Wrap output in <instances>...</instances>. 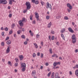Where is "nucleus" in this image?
<instances>
[{"label": "nucleus", "mask_w": 78, "mask_h": 78, "mask_svg": "<svg viewBox=\"0 0 78 78\" xmlns=\"http://www.w3.org/2000/svg\"><path fill=\"white\" fill-rule=\"evenodd\" d=\"M51 24V22H50V23H49V24H48V28H50L51 27V26L52 25Z\"/></svg>", "instance_id": "13"}, {"label": "nucleus", "mask_w": 78, "mask_h": 78, "mask_svg": "<svg viewBox=\"0 0 78 78\" xmlns=\"http://www.w3.org/2000/svg\"><path fill=\"white\" fill-rule=\"evenodd\" d=\"M27 6V9H30L31 8V4L29 2H26L25 4Z\"/></svg>", "instance_id": "2"}, {"label": "nucleus", "mask_w": 78, "mask_h": 78, "mask_svg": "<svg viewBox=\"0 0 78 78\" xmlns=\"http://www.w3.org/2000/svg\"><path fill=\"white\" fill-rule=\"evenodd\" d=\"M12 14H10L9 15V17L10 18H11V17H12Z\"/></svg>", "instance_id": "33"}, {"label": "nucleus", "mask_w": 78, "mask_h": 78, "mask_svg": "<svg viewBox=\"0 0 78 78\" xmlns=\"http://www.w3.org/2000/svg\"><path fill=\"white\" fill-rule=\"evenodd\" d=\"M37 56H40V53L38 52L37 53Z\"/></svg>", "instance_id": "62"}, {"label": "nucleus", "mask_w": 78, "mask_h": 78, "mask_svg": "<svg viewBox=\"0 0 78 78\" xmlns=\"http://www.w3.org/2000/svg\"><path fill=\"white\" fill-rule=\"evenodd\" d=\"M22 22H22V21H20L19 22V24L21 27H23V24L22 23Z\"/></svg>", "instance_id": "11"}, {"label": "nucleus", "mask_w": 78, "mask_h": 78, "mask_svg": "<svg viewBox=\"0 0 78 78\" xmlns=\"http://www.w3.org/2000/svg\"><path fill=\"white\" fill-rule=\"evenodd\" d=\"M46 19L47 20H48V19H50V16H46Z\"/></svg>", "instance_id": "31"}, {"label": "nucleus", "mask_w": 78, "mask_h": 78, "mask_svg": "<svg viewBox=\"0 0 78 78\" xmlns=\"http://www.w3.org/2000/svg\"><path fill=\"white\" fill-rule=\"evenodd\" d=\"M49 51L51 53H52V49H51V48L50 49Z\"/></svg>", "instance_id": "34"}, {"label": "nucleus", "mask_w": 78, "mask_h": 78, "mask_svg": "<svg viewBox=\"0 0 78 78\" xmlns=\"http://www.w3.org/2000/svg\"><path fill=\"white\" fill-rule=\"evenodd\" d=\"M56 45H58V46H59V43L58 42H57L56 43Z\"/></svg>", "instance_id": "46"}, {"label": "nucleus", "mask_w": 78, "mask_h": 78, "mask_svg": "<svg viewBox=\"0 0 78 78\" xmlns=\"http://www.w3.org/2000/svg\"><path fill=\"white\" fill-rule=\"evenodd\" d=\"M40 36V35H39L38 34H37L36 35V37L37 38H38Z\"/></svg>", "instance_id": "48"}, {"label": "nucleus", "mask_w": 78, "mask_h": 78, "mask_svg": "<svg viewBox=\"0 0 78 78\" xmlns=\"http://www.w3.org/2000/svg\"><path fill=\"white\" fill-rule=\"evenodd\" d=\"M47 8H49L51 10V9H52V8H51V4H49V3H48V2L47 3Z\"/></svg>", "instance_id": "5"}, {"label": "nucleus", "mask_w": 78, "mask_h": 78, "mask_svg": "<svg viewBox=\"0 0 78 78\" xmlns=\"http://www.w3.org/2000/svg\"><path fill=\"white\" fill-rule=\"evenodd\" d=\"M43 42H41V46H42V47H43V45H44V44H43Z\"/></svg>", "instance_id": "53"}, {"label": "nucleus", "mask_w": 78, "mask_h": 78, "mask_svg": "<svg viewBox=\"0 0 78 78\" xmlns=\"http://www.w3.org/2000/svg\"><path fill=\"white\" fill-rule=\"evenodd\" d=\"M35 17L36 18L37 20H39V14L37 13H35Z\"/></svg>", "instance_id": "7"}, {"label": "nucleus", "mask_w": 78, "mask_h": 78, "mask_svg": "<svg viewBox=\"0 0 78 78\" xmlns=\"http://www.w3.org/2000/svg\"><path fill=\"white\" fill-rule=\"evenodd\" d=\"M43 56H44V54H43V53H41V58H43Z\"/></svg>", "instance_id": "41"}, {"label": "nucleus", "mask_w": 78, "mask_h": 78, "mask_svg": "<svg viewBox=\"0 0 78 78\" xmlns=\"http://www.w3.org/2000/svg\"><path fill=\"white\" fill-rule=\"evenodd\" d=\"M76 68H78V65H76Z\"/></svg>", "instance_id": "64"}, {"label": "nucleus", "mask_w": 78, "mask_h": 78, "mask_svg": "<svg viewBox=\"0 0 78 78\" xmlns=\"http://www.w3.org/2000/svg\"><path fill=\"white\" fill-rule=\"evenodd\" d=\"M72 28H71V27H69L68 28V30L69 31H70L71 30H72Z\"/></svg>", "instance_id": "43"}, {"label": "nucleus", "mask_w": 78, "mask_h": 78, "mask_svg": "<svg viewBox=\"0 0 78 78\" xmlns=\"http://www.w3.org/2000/svg\"><path fill=\"white\" fill-rule=\"evenodd\" d=\"M15 60L16 62H19V59L17 58H16L15 59Z\"/></svg>", "instance_id": "30"}, {"label": "nucleus", "mask_w": 78, "mask_h": 78, "mask_svg": "<svg viewBox=\"0 0 78 78\" xmlns=\"http://www.w3.org/2000/svg\"><path fill=\"white\" fill-rule=\"evenodd\" d=\"M19 58H20V61H22L23 59V55H20L19 56Z\"/></svg>", "instance_id": "10"}, {"label": "nucleus", "mask_w": 78, "mask_h": 78, "mask_svg": "<svg viewBox=\"0 0 78 78\" xmlns=\"http://www.w3.org/2000/svg\"><path fill=\"white\" fill-rule=\"evenodd\" d=\"M66 31V30L65 29L63 28L62 29V30L61 31V33H63L64 32Z\"/></svg>", "instance_id": "16"}, {"label": "nucleus", "mask_w": 78, "mask_h": 78, "mask_svg": "<svg viewBox=\"0 0 78 78\" xmlns=\"http://www.w3.org/2000/svg\"><path fill=\"white\" fill-rule=\"evenodd\" d=\"M4 30H5L6 31H8V27H5L4 29Z\"/></svg>", "instance_id": "26"}, {"label": "nucleus", "mask_w": 78, "mask_h": 78, "mask_svg": "<svg viewBox=\"0 0 78 78\" xmlns=\"http://www.w3.org/2000/svg\"><path fill=\"white\" fill-rule=\"evenodd\" d=\"M8 64H9V65H10L11 66H12V64H11V62H8Z\"/></svg>", "instance_id": "27"}, {"label": "nucleus", "mask_w": 78, "mask_h": 78, "mask_svg": "<svg viewBox=\"0 0 78 78\" xmlns=\"http://www.w3.org/2000/svg\"><path fill=\"white\" fill-rule=\"evenodd\" d=\"M21 65V66L22 67H23L24 68H26V64L25 63H23L22 62H21L20 63Z\"/></svg>", "instance_id": "4"}, {"label": "nucleus", "mask_w": 78, "mask_h": 78, "mask_svg": "<svg viewBox=\"0 0 78 78\" xmlns=\"http://www.w3.org/2000/svg\"><path fill=\"white\" fill-rule=\"evenodd\" d=\"M61 37L64 40H65V37H64V34H61Z\"/></svg>", "instance_id": "21"}, {"label": "nucleus", "mask_w": 78, "mask_h": 78, "mask_svg": "<svg viewBox=\"0 0 78 78\" xmlns=\"http://www.w3.org/2000/svg\"><path fill=\"white\" fill-rule=\"evenodd\" d=\"M55 56H56V55L55 54L53 55L52 56V57H55Z\"/></svg>", "instance_id": "60"}, {"label": "nucleus", "mask_w": 78, "mask_h": 78, "mask_svg": "<svg viewBox=\"0 0 78 78\" xmlns=\"http://www.w3.org/2000/svg\"><path fill=\"white\" fill-rule=\"evenodd\" d=\"M70 9H72V5H70V4L68 3L66 5Z\"/></svg>", "instance_id": "6"}, {"label": "nucleus", "mask_w": 78, "mask_h": 78, "mask_svg": "<svg viewBox=\"0 0 78 78\" xmlns=\"http://www.w3.org/2000/svg\"><path fill=\"white\" fill-rule=\"evenodd\" d=\"M7 3V1L6 0H0V4L6 5Z\"/></svg>", "instance_id": "3"}, {"label": "nucleus", "mask_w": 78, "mask_h": 78, "mask_svg": "<svg viewBox=\"0 0 78 78\" xmlns=\"http://www.w3.org/2000/svg\"><path fill=\"white\" fill-rule=\"evenodd\" d=\"M10 45L8 46V48H7L6 50V52L7 53H8L10 51Z\"/></svg>", "instance_id": "8"}, {"label": "nucleus", "mask_w": 78, "mask_h": 78, "mask_svg": "<svg viewBox=\"0 0 78 78\" xmlns=\"http://www.w3.org/2000/svg\"><path fill=\"white\" fill-rule=\"evenodd\" d=\"M34 45H35L36 48H38V46H37V45L36 43H34Z\"/></svg>", "instance_id": "19"}, {"label": "nucleus", "mask_w": 78, "mask_h": 78, "mask_svg": "<svg viewBox=\"0 0 78 78\" xmlns=\"http://www.w3.org/2000/svg\"><path fill=\"white\" fill-rule=\"evenodd\" d=\"M57 62H55L54 63H53V66H55V67L56 66H57Z\"/></svg>", "instance_id": "20"}, {"label": "nucleus", "mask_w": 78, "mask_h": 78, "mask_svg": "<svg viewBox=\"0 0 78 78\" xmlns=\"http://www.w3.org/2000/svg\"><path fill=\"white\" fill-rule=\"evenodd\" d=\"M2 61H3V62H5V59L2 58Z\"/></svg>", "instance_id": "57"}, {"label": "nucleus", "mask_w": 78, "mask_h": 78, "mask_svg": "<svg viewBox=\"0 0 78 78\" xmlns=\"http://www.w3.org/2000/svg\"><path fill=\"white\" fill-rule=\"evenodd\" d=\"M9 37H7L5 39V41H7V40H9Z\"/></svg>", "instance_id": "52"}, {"label": "nucleus", "mask_w": 78, "mask_h": 78, "mask_svg": "<svg viewBox=\"0 0 78 78\" xmlns=\"http://www.w3.org/2000/svg\"><path fill=\"white\" fill-rule=\"evenodd\" d=\"M2 46H4L5 45V43L4 42H2Z\"/></svg>", "instance_id": "39"}, {"label": "nucleus", "mask_w": 78, "mask_h": 78, "mask_svg": "<svg viewBox=\"0 0 78 78\" xmlns=\"http://www.w3.org/2000/svg\"><path fill=\"white\" fill-rule=\"evenodd\" d=\"M25 68H23V69H21L22 71L23 72H25Z\"/></svg>", "instance_id": "25"}, {"label": "nucleus", "mask_w": 78, "mask_h": 78, "mask_svg": "<svg viewBox=\"0 0 78 78\" xmlns=\"http://www.w3.org/2000/svg\"><path fill=\"white\" fill-rule=\"evenodd\" d=\"M24 44H25V45H27V44H28V43L27 41H26L24 42Z\"/></svg>", "instance_id": "42"}, {"label": "nucleus", "mask_w": 78, "mask_h": 78, "mask_svg": "<svg viewBox=\"0 0 78 78\" xmlns=\"http://www.w3.org/2000/svg\"><path fill=\"white\" fill-rule=\"evenodd\" d=\"M72 41L73 44H75L76 42V38L75 35V34H73L72 36Z\"/></svg>", "instance_id": "1"}, {"label": "nucleus", "mask_w": 78, "mask_h": 78, "mask_svg": "<svg viewBox=\"0 0 78 78\" xmlns=\"http://www.w3.org/2000/svg\"><path fill=\"white\" fill-rule=\"evenodd\" d=\"M51 72H50L49 73H48L47 74L48 76H50V75H51Z\"/></svg>", "instance_id": "22"}, {"label": "nucleus", "mask_w": 78, "mask_h": 78, "mask_svg": "<svg viewBox=\"0 0 78 78\" xmlns=\"http://www.w3.org/2000/svg\"><path fill=\"white\" fill-rule=\"evenodd\" d=\"M75 30L76 31H78V28H76L75 29Z\"/></svg>", "instance_id": "63"}, {"label": "nucleus", "mask_w": 78, "mask_h": 78, "mask_svg": "<svg viewBox=\"0 0 78 78\" xmlns=\"http://www.w3.org/2000/svg\"><path fill=\"white\" fill-rule=\"evenodd\" d=\"M54 39H55V37L53 36L51 37V39L52 40H54Z\"/></svg>", "instance_id": "49"}, {"label": "nucleus", "mask_w": 78, "mask_h": 78, "mask_svg": "<svg viewBox=\"0 0 78 78\" xmlns=\"http://www.w3.org/2000/svg\"><path fill=\"white\" fill-rule=\"evenodd\" d=\"M69 32H70L71 33H74V31L73 30L71 29V31H69Z\"/></svg>", "instance_id": "45"}, {"label": "nucleus", "mask_w": 78, "mask_h": 78, "mask_svg": "<svg viewBox=\"0 0 78 78\" xmlns=\"http://www.w3.org/2000/svg\"><path fill=\"white\" fill-rule=\"evenodd\" d=\"M65 20H68V19H69V18H68V17L66 16L65 17Z\"/></svg>", "instance_id": "40"}, {"label": "nucleus", "mask_w": 78, "mask_h": 78, "mask_svg": "<svg viewBox=\"0 0 78 78\" xmlns=\"http://www.w3.org/2000/svg\"><path fill=\"white\" fill-rule=\"evenodd\" d=\"M30 19L31 20H33V15H31L30 16Z\"/></svg>", "instance_id": "24"}, {"label": "nucleus", "mask_w": 78, "mask_h": 78, "mask_svg": "<svg viewBox=\"0 0 78 78\" xmlns=\"http://www.w3.org/2000/svg\"><path fill=\"white\" fill-rule=\"evenodd\" d=\"M14 27H15V24H13L12 25V28H14Z\"/></svg>", "instance_id": "32"}, {"label": "nucleus", "mask_w": 78, "mask_h": 78, "mask_svg": "<svg viewBox=\"0 0 78 78\" xmlns=\"http://www.w3.org/2000/svg\"><path fill=\"white\" fill-rule=\"evenodd\" d=\"M36 54H35V53H34L33 54V58H35V57H36Z\"/></svg>", "instance_id": "29"}, {"label": "nucleus", "mask_w": 78, "mask_h": 78, "mask_svg": "<svg viewBox=\"0 0 78 78\" xmlns=\"http://www.w3.org/2000/svg\"><path fill=\"white\" fill-rule=\"evenodd\" d=\"M32 2L34 3H35V0H32Z\"/></svg>", "instance_id": "50"}, {"label": "nucleus", "mask_w": 78, "mask_h": 78, "mask_svg": "<svg viewBox=\"0 0 78 78\" xmlns=\"http://www.w3.org/2000/svg\"><path fill=\"white\" fill-rule=\"evenodd\" d=\"M35 4L36 5H37V4H39V1H36L35 2Z\"/></svg>", "instance_id": "23"}, {"label": "nucleus", "mask_w": 78, "mask_h": 78, "mask_svg": "<svg viewBox=\"0 0 78 78\" xmlns=\"http://www.w3.org/2000/svg\"><path fill=\"white\" fill-rule=\"evenodd\" d=\"M78 51V49H76V50H75V53H77Z\"/></svg>", "instance_id": "58"}, {"label": "nucleus", "mask_w": 78, "mask_h": 78, "mask_svg": "<svg viewBox=\"0 0 78 78\" xmlns=\"http://www.w3.org/2000/svg\"><path fill=\"white\" fill-rule=\"evenodd\" d=\"M51 34H55V31H54L51 30Z\"/></svg>", "instance_id": "36"}, {"label": "nucleus", "mask_w": 78, "mask_h": 78, "mask_svg": "<svg viewBox=\"0 0 78 78\" xmlns=\"http://www.w3.org/2000/svg\"><path fill=\"white\" fill-rule=\"evenodd\" d=\"M2 36H4L5 35H4V32H2Z\"/></svg>", "instance_id": "59"}, {"label": "nucleus", "mask_w": 78, "mask_h": 78, "mask_svg": "<svg viewBox=\"0 0 78 78\" xmlns=\"http://www.w3.org/2000/svg\"><path fill=\"white\" fill-rule=\"evenodd\" d=\"M30 35L31 36H33V32L30 33Z\"/></svg>", "instance_id": "54"}, {"label": "nucleus", "mask_w": 78, "mask_h": 78, "mask_svg": "<svg viewBox=\"0 0 78 78\" xmlns=\"http://www.w3.org/2000/svg\"><path fill=\"white\" fill-rule=\"evenodd\" d=\"M41 5L42 6H43L44 5V2L42 1H41Z\"/></svg>", "instance_id": "37"}, {"label": "nucleus", "mask_w": 78, "mask_h": 78, "mask_svg": "<svg viewBox=\"0 0 78 78\" xmlns=\"http://www.w3.org/2000/svg\"><path fill=\"white\" fill-rule=\"evenodd\" d=\"M55 78H60V77L58 76V73H56L55 75Z\"/></svg>", "instance_id": "12"}, {"label": "nucleus", "mask_w": 78, "mask_h": 78, "mask_svg": "<svg viewBox=\"0 0 78 78\" xmlns=\"http://www.w3.org/2000/svg\"><path fill=\"white\" fill-rule=\"evenodd\" d=\"M22 31H23V32H24V31H25V29H24V28H23V29H22Z\"/></svg>", "instance_id": "61"}, {"label": "nucleus", "mask_w": 78, "mask_h": 78, "mask_svg": "<svg viewBox=\"0 0 78 78\" xmlns=\"http://www.w3.org/2000/svg\"><path fill=\"white\" fill-rule=\"evenodd\" d=\"M27 9H26V10H24L23 12L24 13H25V12H27Z\"/></svg>", "instance_id": "51"}, {"label": "nucleus", "mask_w": 78, "mask_h": 78, "mask_svg": "<svg viewBox=\"0 0 78 78\" xmlns=\"http://www.w3.org/2000/svg\"><path fill=\"white\" fill-rule=\"evenodd\" d=\"M69 74L71 75H72V71H70L69 72Z\"/></svg>", "instance_id": "55"}, {"label": "nucleus", "mask_w": 78, "mask_h": 78, "mask_svg": "<svg viewBox=\"0 0 78 78\" xmlns=\"http://www.w3.org/2000/svg\"><path fill=\"white\" fill-rule=\"evenodd\" d=\"M21 37L23 39H25V35H22L21 36Z\"/></svg>", "instance_id": "35"}, {"label": "nucleus", "mask_w": 78, "mask_h": 78, "mask_svg": "<svg viewBox=\"0 0 78 78\" xmlns=\"http://www.w3.org/2000/svg\"><path fill=\"white\" fill-rule=\"evenodd\" d=\"M36 72L34 70L33 71L32 73V76H34V75L36 74Z\"/></svg>", "instance_id": "14"}, {"label": "nucleus", "mask_w": 78, "mask_h": 78, "mask_svg": "<svg viewBox=\"0 0 78 78\" xmlns=\"http://www.w3.org/2000/svg\"><path fill=\"white\" fill-rule=\"evenodd\" d=\"M12 33V30L10 31L9 33V34H11Z\"/></svg>", "instance_id": "44"}, {"label": "nucleus", "mask_w": 78, "mask_h": 78, "mask_svg": "<svg viewBox=\"0 0 78 78\" xmlns=\"http://www.w3.org/2000/svg\"><path fill=\"white\" fill-rule=\"evenodd\" d=\"M12 2L11 0H9V5H12Z\"/></svg>", "instance_id": "28"}, {"label": "nucleus", "mask_w": 78, "mask_h": 78, "mask_svg": "<svg viewBox=\"0 0 78 78\" xmlns=\"http://www.w3.org/2000/svg\"><path fill=\"white\" fill-rule=\"evenodd\" d=\"M51 78H54V75H52L51 76Z\"/></svg>", "instance_id": "56"}, {"label": "nucleus", "mask_w": 78, "mask_h": 78, "mask_svg": "<svg viewBox=\"0 0 78 78\" xmlns=\"http://www.w3.org/2000/svg\"><path fill=\"white\" fill-rule=\"evenodd\" d=\"M32 23H33V24H35V23H36V21H35V20H34V21H33Z\"/></svg>", "instance_id": "47"}, {"label": "nucleus", "mask_w": 78, "mask_h": 78, "mask_svg": "<svg viewBox=\"0 0 78 78\" xmlns=\"http://www.w3.org/2000/svg\"><path fill=\"white\" fill-rule=\"evenodd\" d=\"M22 33V30H19L17 31V34H20V33Z\"/></svg>", "instance_id": "18"}, {"label": "nucleus", "mask_w": 78, "mask_h": 78, "mask_svg": "<svg viewBox=\"0 0 78 78\" xmlns=\"http://www.w3.org/2000/svg\"><path fill=\"white\" fill-rule=\"evenodd\" d=\"M75 74L76 76H78V69H77L75 71Z\"/></svg>", "instance_id": "15"}, {"label": "nucleus", "mask_w": 78, "mask_h": 78, "mask_svg": "<svg viewBox=\"0 0 78 78\" xmlns=\"http://www.w3.org/2000/svg\"><path fill=\"white\" fill-rule=\"evenodd\" d=\"M7 44L8 45H9L11 44V41H9L7 42Z\"/></svg>", "instance_id": "17"}, {"label": "nucleus", "mask_w": 78, "mask_h": 78, "mask_svg": "<svg viewBox=\"0 0 78 78\" xmlns=\"http://www.w3.org/2000/svg\"><path fill=\"white\" fill-rule=\"evenodd\" d=\"M15 67H17V66H18V63H16L15 64Z\"/></svg>", "instance_id": "38"}, {"label": "nucleus", "mask_w": 78, "mask_h": 78, "mask_svg": "<svg viewBox=\"0 0 78 78\" xmlns=\"http://www.w3.org/2000/svg\"><path fill=\"white\" fill-rule=\"evenodd\" d=\"M21 22H27V20H26V19L24 17H23V18L22 20H20Z\"/></svg>", "instance_id": "9"}]
</instances>
